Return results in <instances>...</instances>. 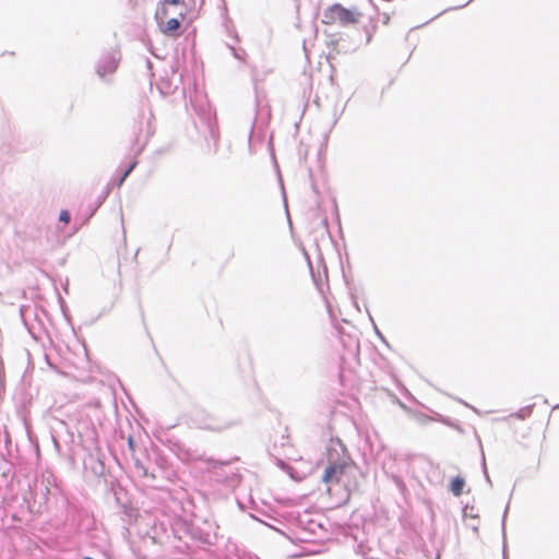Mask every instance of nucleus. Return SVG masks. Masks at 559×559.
<instances>
[{
    "label": "nucleus",
    "mask_w": 559,
    "mask_h": 559,
    "mask_svg": "<svg viewBox=\"0 0 559 559\" xmlns=\"http://www.w3.org/2000/svg\"><path fill=\"white\" fill-rule=\"evenodd\" d=\"M322 481L326 485V490H343L346 498L352 487L356 486L355 466L348 457L340 460L332 459V452L329 451V464L325 467Z\"/></svg>",
    "instance_id": "1"
},
{
    "label": "nucleus",
    "mask_w": 559,
    "mask_h": 559,
    "mask_svg": "<svg viewBox=\"0 0 559 559\" xmlns=\"http://www.w3.org/2000/svg\"><path fill=\"white\" fill-rule=\"evenodd\" d=\"M187 15L186 0H163L156 8L155 20L160 32L167 36H178L181 22Z\"/></svg>",
    "instance_id": "2"
},
{
    "label": "nucleus",
    "mask_w": 559,
    "mask_h": 559,
    "mask_svg": "<svg viewBox=\"0 0 559 559\" xmlns=\"http://www.w3.org/2000/svg\"><path fill=\"white\" fill-rule=\"evenodd\" d=\"M361 13L357 10H350L340 3L328 7L322 14L321 22L325 25L340 24L342 26L354 25L359 22Z\"/></svg>",
    "instance_id": "3"
},
{
    "label": "nucleus",
    "mask_w": 559,
    "mask_h": 559,
    "mask_svg": "<svg viewBox=\"0 0 559 559\" xmlns=\"http://www.w3.org/2000/svg\"><path fill=\"white\" fill-rule=\"evenodd\" d=\"M118 68V61L114 57L103 58L97 67V73L100 79H105L106 75H110L116 72Z\"/></svg>",
    "instance_id": "4"
},
{
    "label": "nucleus",
    "mask_w": 559,
    "mask_h": 559,
    "mask_svg": "<svg viewBox=\"0 0 559 559\" xmlns=\"http://www.w3.org/2000/svg\"><path fill=\"white\" fill-rule=\"evenodd\" d=\"M464 486H465L464 478L457 476L451 480L450 489L454 496L459 497L462 495Z\"/></svg>",
    "instance_id": "5"
},
{
    "label": "nucleus",
    "mask_w": 559,
    "mask_h": 559,
    "mask_svg": "<svg viewBox=\"0 0 559 559\" xmlns=\"http://www.w3.org/2000/svg\"><path fill=\"white\" fill-rule=\"evenodd\" d=\"M59 221L68 224L70 222V213L67 210H62L59 215Z\"/></svg>",
    "instance_id": "6"
},
{
    "label": "nucleus",
    "mask_w": 559,
    "mask_h": 559,
    "mask_svg": "<svg viewBox=\"0 0 559 559\" xmlns=\"http://www.w3.org/2000/svg\"><path fill=\"white\" fill-rule=\"evenodd\" d=\"M229 426H231V423H224V424L217 425V426H209V428H211L213 430H221V429L227 428Z\"/></svg>",
    "instance_id": "7"
},
{
    "label": "nucleus",
    "mask_w": 559,
    "mask_h": 559,
    "mask_svg": "<svg viewBox=\"0 0 559 559\" xmlns=\"http://www.w3.org/2000/svg\"><path fill=\"white\" fill-rule=\"evenodd\" d=\"M134 166H135V163H134V164H132V165H131V166L126 170V173L123 174V176H122V177H121V179H120L119 185H121V183L124 181V179L129 176V174L132 171V169L134 168Z\"/></svg>",
    "instance_id": "8"
},
{
    "label": "nucleus",
    "mask_w": 559,
    "mask_h": 559,
    "mask_svg": "<svg viewBox=\"0 0 559 559\" xmlns=\"http://www.w3.org/2000/svg\"><path fill=\"white\" fill-rule=\"evenodd\" d=\"M84 559H93V558H91V557H85Z\"/></svg>",
    "instance_id": "9"
}]
</instances>
